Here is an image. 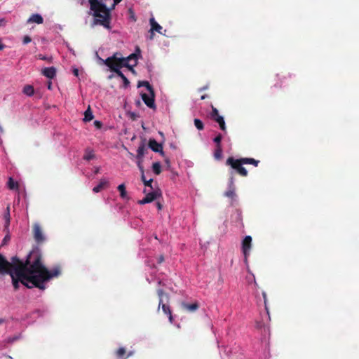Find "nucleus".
<instances>
[{
    "label": "nucleus",
    "mask_w": 359,
    "mask_h": 359,
    "mask_svg": "<svg viewBox=\"0 0 359 359\" xmlns=\"http://www.w3.org/2000/svg\"><path fill=\"white\" fill-rule=\"evenodd\" d=\"M214 157L217 160H220L222 157V147H216L215 152H214Z\"/></svg>",
    "instance_id": "cd10ccee"
},
{
    "label": "nucleus",
    "mask_w": 359,
    "mask_h": 359,
    "mask_svg": "<svg viewBox=\"0 0 359 359\" xmlns=\"http://www.w3.org/2000/svg\"><path fill=\"white\" fill-rule=\"evenodd\" d=\"M27 22L42 24L43 22V19L42 16L39 14H33L30 16Z\"/></svg>",
    "instance_id": "412c9836"
},
{
    "label": "nucleus",
    "mask_w": 359,
    "mask_h": 359,
    "mask_svg": "<svg viewBox=\"0 0 359 359\" xmlns=\"http://www.w3.org/2000/svg\"><path fill=\"white\" fill-rule=\"evenodd\" d=\"M146 87L147 90L149 93L154 92L153 87L150 85V83L147 81H140L137 83V87Z\"/></svg>",
    "instance_id": "5701e85b"
},
{
    "label": "nucleus",
    "mask_w": 359,
    "mask_h": 359,
    "mask_svg": "<svg viewBox=\"0 0 359 359\" xmlns=\"http://www.w3.org/2000/svg\"><path fill=\"white\" fill-rule=\"evenodd\" d=\"M164 261V257L161 255L158 259V263L161 264Z\"/></svg>",
    "instance_id": "37998d69"
},
{
    "label": "nucleus",
    "mask_w": 359,
    "mask_h": 359,
    "mask_svg": "<svg viewBox=\"0 0 359 359\" xmlns=\"http://www.w3.org/2000/svg\"><path fill=\"white\" fill-rule=\"evenodd\" d=\"M194 126L199 130H202L204 128V125L203 122L198 118L194 119Z\"/></svg>",
    "instance_id": "2f4dec72"
},
{
    "label": "nucleus",
    "mask_w": 359,
    "mask_h": 359,
    "mask_svg": "<svg viewBox=\"0 0 359 359\" xmlns=\"http://www.w3.org/2000/svg\"><path fill=\"white\" fill-rule=\"evenodd\" d=\"M39 58L40 60H48V58L47 57L43 56V55H39Z\"/></svg>",
    "instance_id": "c03bdc74"
},
{
    "label": "nucleus",
    "mask_w": 359,
    "mask_h": 359,
    "mask_svg": "<svg viewBox=\"0 0 359 359\" xmlns=\"http://www.w3.org/2000/svg\"><path fill=\"white\" fill-rule=\"evenodd\" d=\"M32 233L34 239L38 245H41L45 242L46 236L39 224L35 223L33 224Z\"/></svg>",
    "instance_id": "39448f33"
},
{
    "label": "nucleus",
    "mask_w": 359,
    "mask_h": 359,
    "mask_svg": "<svg viewBox=\"0 0 359 359\" xmlns=\"http://www.w3.org/2000/svg\"><path fill=\"white\" fill-rule=\"evenodd\" d=\"M26 269L22 266H13L4 255L0 253V275L8 274L12 279V284L15 290H18L20 283L27 288L36 287L41 290L46 289L45 283L50 279L57 277L61 273L60 266H55L52 269V273H32L26 272Z\"/></svg>",
    "instance_id": "f257e3e1"
},
{
    "label": "nucleus",
    "mask_w": 359,
    "mask_h": 359,
    "mask_svg": "<svg viewBox=\"0 0 359 359\" xmlns=\"http://www.w3.org/2000/svg\"><path fill=\"white\" fill-rule=\"evenodd\" d=\"M42 74L46 77L53 79L56 76V69L54 67H46L43 69Z\"/></svg>",
    "instance_id": "4468645a"
},
{
    "label": "nucleus",
    "mask_w": 359,
    "mask_h": 359,
    "mask_svg": "<svg viewBox=\"0 0 359 359\" xmlns=\"http://www.w3.org/2000/svg\"><path fill=\"white\" fill-rule=\"evenodd\" d=\"M165 161L167 165H169L170 164V160L168 158H165Z\"/></svg>",
    "instance_id": "09e8293b"
},
{
    "label": "nucleus",
    "mask_w": 359,
    "mask_h": 359,
    "mask_svg": "<svg viewBox=\"0 0 359 359\" xmlns=\"http://www.w3.org/2000/svg\"><path fill=\"white\" fill-rule=\"evenodd\" d=\"M141 97L144 104L151 109H155V94L154 92L147 93H141Z\"/></svg>",
    "instance_id": "0eeeda50"
},
{
    "label": "nucleus",
    "mask_w": 359,
    "mask_h": 359,
    "mask_svg": "<svg viewBox=\"0 0 359 359\" xmlns=\"http://www.w3.org/2000/svg\"><path fill=\"white\" fill-rule=\"evenodd\" d=\"M224 196L231 198V201H234L236 198V194L235 191V188L233 186V177H230V182H229V189L224 193Z\"/></svg>",
    "instance_id": "ddd939ff"
},
{
    "label": "nucleus",
    "mask_w": 359,
    "mask_h": 359,
    "mask_svg": "<svg viewBox=\"0 0 359 359\" xmlns=\"http://www.w3.org/2000/svg\"><path fill=\"white\" fill-rule=\"evenodd\" d=\"M255 285L256 286H257V282H256L255 280Z\"/></svg>",
    "instance_id": "5fc2aeb1"
},
{
    "label": "nucleus",
    "mask_w": 359,
    "mask_h": 359,
    "mask_svg": "<svg viewBox=\"0 0 359 359\" xmlns=\"http://www.w3.org/2000/svg\"><path fill=\"white\" fill-rule=\"evenodd\" d=\"M74 75L78 76V74H79V70H78L77 69H75L74 70Z\"/></svg>",
    "instance_id": "de8ad7c7"
},
{
    "label": "nucleus",
    "mask_w": 359,
    "mask_h": 359,
    "mask_svg": "<svg viewBox=\"0 0 359 359\" xmlns=\"http://www.w3.org/2000/svg\"><path fill=\"white\" fill-rule=\"evenodd\" d=\"M138 55H140V48L137 47L136 49V53L130 54L127 57H123V59H126V62H128L131 60H134L135 62H134L133 66H136L137 64V60Z\"/></svg>",
    "instance_id": "aec40b11"
},
{
    "label": "nucleus",
    "mask_w": 359,
    "mask_h": 359,
    "mask_svg": "<svg viewBox=\"0 0 359 359\" xmlns=\"http://www.w3.org/2000/svg\"><path fill=\"white\" fill-rule=\"evenodd\" d=\"M4 218H5V220H6V226H8L9 225V224H10V219H11V217H10V208H9L8 206L6 208V212L4 215Z\"/></svg>",
    "instance_id": "473e14b6"
},
{
    "label": "nucleus",
    "mask_w": 359,
    "mask_h": 359,
    "mask_svg": "<svg viewBox=\"0 0 359 359\" xmlns=\"http://www.w3.org/2000/svg\"><path fill=\"white\" fill-rule=\"evenodd\" d=\"M7 184H8V187L11 190L18 189L19 187L18 183L17 182L14 181V180L12 177H9Z\"/></svg>",
    "instance_id": "393cba45"
},
{
    "label": "nucleus",
    "mask_w": 359,
    "mask_h": 359,
    "mask_svg": "<svg viewBox=\"0 0 359 359\" xmlns=\"http://www.w3.org/2000/svg\"><path fill=\"white\" fill-rule=\"evenodd\" d=\"M207 95H203L201 96V100H205L206 98Z\"/></svg>",
    "instance_id": "8fccbe9b"
},
{
    "label": "nucleus",
    "mask_w": 359,
    "mask_h": 359,
    "mask_svg": "<svg viewBox=\"0 0 359 359\" xmlns=\"http://www.w3.org/2000/svg\"><path fill=\"white\" fill-rule=\"evenodd\" d=\"M22 92L28 95V96H32L34 95V89L33 88L32 86L31 85H26L24 88H23V90Z\"/></svg>",
    "instance_id": "b1692460"
},
{
    "label": "nucleus",
    "mask_w": 359,
    "mask_h": 359,
    "mask_svg": "<svg viewBox=\"0 0 359 359\" xmlns=\"http://www.w3.org/2000/svg\"><path fill=\"white\" fill-rule=\"evenodd\" d=\"M222 139V135L221 134H218L215 138L214 142L216 143V147H222L221 141Z\"/></svg>",
    "instance_id": "72a5a7b5"
},
{
    "label": "nucleus",
    "mask_w": 359,
    "mask_h": 359,
    "mask_svg": "<svg viewBox=\"0 0 359 359\" xmlns=\"http://www.w3.org/2000/svg\"><path fill=\"white\" fill-rule=\"evenodd\" d=\"M116 74L123 80L125 87H127L130 84L129 80L126 78V76L122 73L121 70L116 71Z\"/></svg>",
    "instance_id": "a878e982"
},
{
    "label": "nucleus",
    "mask_w": 359,
    "mask_h": 359,
    "mask_svg": "<svg viewBox=\"0 0 359 359\" xmlns=\"http://www.w3.org/2000/svg\"><path fill=\"white\" fill-rule=\"evenodd\" d=\"M161 307L163 313L168 316L170 323H172L174 321V319H173V317L172 315V311L170 309V306L168 304L164 303V302H162Z\"/></svg>",
    "instance_id": "dca6fc26"
},
{
    "label": "nucleus",
    "mask_w": 359,
    "mask_h": 359,
    "mask_svg": "<svg viewBox=\"0 0 359 359\" xmlns=\"http://www.w3.org/2000/svg\"><path fill=\"white\" fill-rule=\"evenodd\" d=\"M50 86H51V83H50L49 85H48V88L49 89L50 88Z\"/></svg>",
    "instance_id": "864d4df0"
},
{
    "label": "nucleus",
    "mask_w": 359,
    "mask_h": 359,
    "mask_svg": "<svg viewBox=\"0 0 359 359\" xmlns=\"http://www.w3.org/2000/svg\"><path fill=\"white\" fill-rule=\"evenodd\" d=\"M125 353L126 349L123 347L119 348L116 353V355L119 358L122 357Z\"/></svg>",
    "instance_id": "c9c22d12"
},
{
    "label": "nucleus",
    "mask_w": 359,
    "mask_h": 359,
    "mask_svg": "<svg viewBox=\"0 0 359 359\" xmlns=\"http://www.w3.org/2000/svg\"><path fill=\"white\" fill-rule=\"evenodd\" d=\"M99 170H100V168H97L95 169V173H96V174H97V173H98V172H99Z\"/></svg>",
    "instance_id": "3c124183"
},
{
    "label": "nucleus",
    "mask_w": 359,
    "mask_h": 359,
    "mask_svg": "<svg viewBox=\"0 0 359 359\" xmlns=\"http://www.w3.org/2000/svg\"><path fill=\"white\" fill-rule=\"evenodd\" d=\"M124 67H127V68H128V69H129V70H130L133 74H135L136 73V72H135V69H134V68H133V67H135V66H133V65H130L129 64V62H128V66H124Z\"/></svg>",
    "instance_id": "4c0bfd02"
},
{
    "label": "nucleus",
    "mask_w": 359,
    "mask_h": 359,
    "mask_svg": "<svg viewBox=\"0 0 359 359\" xmlns=\"http://www.w3.org/2000/svg\"><path fill=\"white\" fill-rule=\"evenodd\" d=\"M147 148H146V145H145V143L144 142H142L140 143V145L139 146L138 149H137V156H136V158L138 160L137 161V166L138 168H140V170H142V162L143 161V157L145 154V152L147 151Z\"/></svg>",
    "instance_id": "6e6552de"
},
{
    "label": "nucleus",
    "mask_w": 359,
    "mask_h": 359,
    "mask_svg": "<svg viewBox=\"0 0 359 359\" xmlns=\"http://www.w3.org/2000/svg\"><path fill=\"white\" fill-rule=\"evenodd\" d=\"M109 182L106 179H102L100 183L93 189V191L98 193L101 191L104 187H107Z\"/></svg>",
    "instance_id": "6ab92c4d"
},
{
    "label": "nucleus",
    "mask_w": 359,
    "mask_h": 359,
    "mask_svg": "<svg viewBox=\"0 0 359 359\" xmlns=\"http://www.w3.org/2000/svg\"><path fill=\"white\" fill-rule=\"evenodd\" d=\"M157 295L158 297L159 301H158V311L161 308V305L162 304V302H164V298L168 302L169 300V294L168 293H165L163 290L162 289H158L156 290Z\"/></svg>",
    "instance_id": "2eb2a0df"
},
{
    "label": "nucleus",
    "mask_w": 359,
    "mask_h": 359,
    "mask_svg": "<svg viewBox=\"0 0 359 359\" xmlns=\"http://www.w3.org/2000/svg\"><path fill=\"white\" fill-rule=\"evenodd\" d=\"M151 29H150V36L149 39H153L154 33V32L156 31L159 34H161V29H163L162 27L154 20V18H150L149 20Z\"/></svg>",
    "instance_id": "9b49d317"
},
{
    "label": "nucleus",
    "mask_w": 359,
    "mask_h": 359,
    "mask_svg": "<svg viewBox=\"0 0 359 359\" xmlns=\"http://www.w3.org/2000/svg\"><path fill=\"white\" fill-rule=\"evenodd\" d=\"M6 20L5 18H0V27H4L6 25Z\"/></svg>",
    "instance_id": "a19ab883"
},
{
    "label": "nucleus",
    "mask_w": 359,
    "mask_h": 359,
    "mask_svg": "<svg viewBox=\"0 0 359 359\" xmlns=\"http://www.w3.org/2000/svg\"><path fill=\"white\" fill-rule=\"evenodd\" d=\"M161 196V194L158 193V191H154L146 194L145 197L138 201L139 204L144 205L146 203H151L156 200L158 196Z\"/></svg>",
    "instance_id": "9d476101"
},
{
    "label": "nucleus",
    "mask_w": 359,
    "mask_h": 359,
    "mask_svg": "<svg viewBox=\"0 0 359 359\" xmlns=\"http://www.w3.org/2000/svg\"><path fill=\"white\" fill-rule=\"evenodd\" d=\"M10 264H13V266H22L26 269V272H32V273H52L51 270H48V269L42 264L41 262V254L40 250L36 248V250H32L28 255L27 259L25 262L21 261L17 257H13L11 259V262H9Z\"/></svg>",
    "instance_id": "f03ea898"
},
{
    "label": "nucleus",
    "mask_w": 359,
    "mask_h": 359,
    "mask_svg": "<svg viewBox=\"0 0 359 359\" xmlns=\"http://www.w3.org/2000/svg\"><path fill=\"white\" fill-rule=\"evenodd\" d=\"M262 296H263V299H264V303L265 309H266V311L267 312V314L269 315V309H268V306H267L266 293L265 292H262Z\"/></svg>",
    "instance_id": "f704fd0d"
},
{
    "label": "nucleus",
    "mask_w": 359,
    "mask_h": 359,
    "mask_svg": "<svg viewBox=\"0 0 359 359\" xmlns=\"http://www.w3.org/2000/svg\"><path fill=\"white\" fill-rule=\"evenodd\" d=\"M259 161L252 158H241L236 159L232 156L229 157L226 161V165L229 166L231 170L230 171L231 177L233 178L234 173H237L242 177H247L248 172L247 170L243 166L244 164H252L254 166H258Z\"/></svg>",
    "instance_id": "7ed1b4c3"
},
{
    "label": "nucleus",
    "mask_w": 359,
    "mask_h": 359,
    "mask_svg": "<svg viewBox=\"0 0 359 359\" xmlns=\"http://www.w3.org/2000/svg\"><path fill=\"white\" fill-rule=\"evenodd\" d=\"M95 154H94V151L93 149H91L90 148L86 149L85 154L83 156L84 160L90 161V160L95 158Z\"/></svg>",
    "instance_id": "4be33fe9"
},
{
    "label": "nucleus",
    "mask_w": 359,
    "mask_h": 359,
    "mask_svg": "<svg viewBox=\"0 0 359 359\" xmlns=\"http://www.w3.org/2000/svg\"><path fill=\"white\" fill-rule=\"evenodd\" d=\"M153 172L156 175H159L161 172V166L159 162H155L152 165Z\"/></svg>",
    "instance_id": "c756f323"
},
{
    "label": "nucleus",
    "mask_w": 359,
    "mask_h": 359,
    "mask_svg": "<svg viewBox=\"0 0 359 359\" xmlns=\"http://www.w3.org/2000/svg\"><path fill=\"white\" fill-rule=\"evenodd\" d=\"M94 125L97 128H101L102 126V123L99 121H95L94 122Z\"/></svg>",
    "instance_id": "79ce46f5"
},
{
    "label": "nucleus",
    "mask_w": 359,
    "mask_h": 359,
    "mask_svg": "<svg viewBox=\"0 0 359 359\" xmlns=\"http://www.w3.org/2000/svg\"><path fill=\"white\" fill-rule=\"evenodd\" d=\"M118 54L119 53H116L113 56L109 57L104 60V63L110 68L111 71L115 73L116 71L120 70V69L123 67V66H128V62H126V59L117 57Z\"/></svg>",
    "instance_id": "20e7f679"
},
{
    "label": "nucleus",
    "mask_w": 359,
    "mask_h": 359,
    "mask_svg": "<svg viewBox=\"0 0 359 359\" xmlns=\"http://www.w3.org/2000/svg\"><path fill=\"white\" fill-rule=\"evenodd\" d=\"M4 322V320L3 319H0V324L3 323Z\"/></svg>",
    "instance_id": "603ef678"
},
{
    "label": "nucleus",
    "mask_w": 359,
    "mask_h": 359,
    "mask_svg": "<svg viewBox=\"0 0 359 359\" xmlns=\"http://www.w3.org/2000/svg\"><path fill=\"white\" fill-rule=\"evenodd\" d=\"M149 147L154 152L160 153L161 156H164L165 153L163 151V146L159 144L154 139H150L149 140Z\"/></svg>",
    "instance_id": "f8f14e48"
},
{
    "label": "nucleus",
    "mask_w": 359,
    "mask_h": 359,
    "mask_svg": "<svg viewBox=\"0 0 359 359\" xmlns=\"http://www.w3.org/2000/svg\"><path fill=\"white\" fill-rule=\"evenodd\" d=\"M122 0H114V4L113 5L111 6V8H108L109 10V11L111 10V9H114L115 6L119 4Z\"/></svg>",
    "instance_id": "ea45409f"
},
{
    "label": "nucleus",
    "mask_w": 359,
    "mask_h": 359,
    "mask_svg": "<svg viewBox=\"0 0 359 359\" xmlns=\"http://www.w3.org/2000/svg\"><path fill=\"white\" fill-rule=\"evenodd\" d=\"M182 306L184 309H185L189 312H194L199 308V305L197 302H194L192 304H188V303L183 302L182 304Z\"/></svg>",
    "instance_id": "a211bd4d"
},
{
    "label": "nucleus",
    "mask_w": 359,
    "mask_h": 359,
    "mask_svg": "<svg viewBox=\"0 0 359 359\" xmlns=\"http://www.w3.org/2000/svg\"><path fill=\"white\" fill-rule=\"evenodd\" d=\"M131 354H132L131 353H128V357L131 355Z\"/></svg>",
    "instance_id": "6e6d98bb"
},
{
    "label": "nucleus",
    "mask_w": 359,
    "mask_h": 359,
    "mask_svg": "<svg viewBox=\"0 0 359 359\" xmlns=\"http://www.w3.org/2000/svg\"><path fill=\"white\" fill-rule=\"evenodd\" d=\"M237 219H238V221L241 222V225H242V226H243V218H242L241 212H239V211H237Z\"/></svg>",
    "instance_id": "58836bf2"
},
{
    "label": "nucleus",
    "mask_w": 359,
    "mask_h": 359,
    "mask_svg": "<svg viewBox=\"0 0 359 359\" xmlns=\"http://www.w3.org/2000/svg\"><path fill=\"white\" fill-rule=\"evenodd\" d=\"M93 118V113H92L90 107H88V109L84 113L83 121L86 122H88V121H91Z\"/></svg>",
    "instance_id": "c85d7f7f"
},
{
    "label": "nucleus",
    "mask_w": 359,
    "mask_h": 359,
    "mask_svg": "<svg viewBox=\"0 0 359 359\" xmlns=\"http://www.w3.org/2000/svg\"><path fill=\"white\" fill-rule=\"evenodd\" d=\"M251 247L252 237L250 236H246L242 241V251L245 259H247L248 256L250 255Z\"/></svg>",
    "instance_id": "1a4fd4ad"
},
{
    "label": "nucleus",
    "mask_w": 359,
    "mask_h": 359,
    "mask_svg": "<svg viewBox=\"0 0 359 359\" xmlns=\"http://www.w3.org/2000/svg\"><path fill=\"white\" fill-rule=\"evenodd\" d=\"M117 189L120 192V196L123 199L126 198H127V192H126V187H125L124 184H121L118 185Z\"/></svg>",
    "instance_id": "bb28decb"
},
{
    "label": "nucleus",
    "mask_w": 359,
    "mask_h": 359,
    "mask_svg": "<svg viewBox=\"0 0 359 359\" xmlns=\"http://www.w3.org/2000/svg\"><path fill=\"white\" fill-rule=\"evenodd\" d=\"M290 74H287V75H282L280 74H277L276 75V82L274 83V87L276 88H281L283 79H287V77H290Z\"/></svg>",
    "instance_id": "f3484780"
},
{
    "label": "nucleus",
    "mask_w": 359,
    "mask_h": 359,
    "mask_svg": "<svg viewBox=\"0 0 359 359\" xmlns=\"http://www.w3.org/2000/svg\"><path fill=\"white\" fill-rule=\"evenodd\" d=\"M156 206H157L158 210H161L162 209V205L161 204V203L157 202L156 203Z\"/></svg>",
    "instance_id": "49530a36"
},
{
    "label": "nucleus",
    "mask_w": 359,
    "mask_h": 359,
    "mask_svg": "<svg viewBox=\"0 0 359 359\" xmlns=\"http://www.w3.org/2000/svg\"><path fill=\"white\" fill-rule=\"evenodd\" d=\"M210 117L213 121H215L219 124V128L222 131L226 132V128L224 118L223 116L219 114L218 110L213 106H212V112L210 114Z\"/></svg>",
    "instance_id": "423d86ee"
},
{
    "label": "nucleus",
    "mask_w": 359,
    "mask_h": 359,
    "mask_svg": "<svg viewBox=\"0 0 359 359\" xmlns=\"http://www.w3.org/2000/svg\"><path fill=\"white\" fill-rule=\"evenodd\" d=\"M141 172H142V176H141L142 180L143 181L144 185L146 187H150L151 188V183L153 182L152 179H150L149 180H147L145 179L143 167H142V170H141Z\"/></svg>",
    "instance_id": "7c9ffc66"
},
{
    "label": "nucleus",
    "mask_w": 359,
    "mask_h": 359,
    "mask_svg": "<svg viewBox=\"0 0 359 359\" xmlns=\"http://www.w3.org/2000/svg\"><path fill=\"white\" fill-rule=\"evenodd\" d=\"M5 48V45L2 43L1 40L0 39V50H4Z\"/></svg>",
    "instance_id": "a18cd8bd"
},
{
    "label": "nucleus",
    "mask_w": 359,
    "mask_h": 359,
    "mask_svg": "<svg viewBox=\"0 0 359 359\" xmlns=\"http://www.w3.org/2000/svg\"><path fill=\"white\" fill-rule=\"evenodd\" d=\"M31 41H32V39H31V37H30V36H24V38H23V41H22V42H23V43H24V44H27V43H29V42H31Z\"/></svg>",
    "instance_id": "e433bc0d"
}]
</instances>
